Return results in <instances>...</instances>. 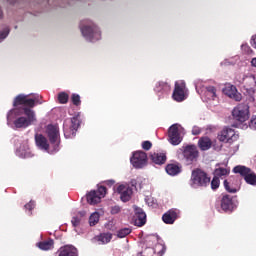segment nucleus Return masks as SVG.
<instances>
[{
  "mask_svg": "<svg viewBox=\"0 0 256 256\" xmlns=\"http://www.w3.org/2000/svg\"><path fill=\"white\" fill-rule=\"evenodd\" d=\"M35 121H37V117L31 108H14L7 114V125L13 129H27Z\"/></svg>",
  "mask_w": 256,
  "mask_h": 256,
  "instance_id": "obj_1",
  "label": "nucleus"
},
{
  "mask_svg": "<svg viewBox=\"0 0 256 256\" xmlns=\"http://www.w3.org/2000/svg\"><path fill=\"white\" fill-rule=\"evenodd\" d=\"M80 31L86 41H90V43H95V41H99L101 39V30L91 20L81 21Z\"/></svg>",
  "mask_w": 256,
  "mask_h": 256,
  "instance_id": "obj_2",
  "label": "nucleus"
},
{
  "mask_svg": "<svg viewBox=\"0 0 256 256\" xmlns=\"http://www.w3.org/2000/svg\"><path fill=\"white\" fill-rule=\"evenodd\" d=\"M211 183V178L207 176V173L201 169H195L192 171L190 178V186L193 189H199V187H207Z\"/></svg>",
  "mask_w": 256,
  "mask_h": 256,
  "instance_id": "obj_3",
  "label": "nucleus"
},
{
  "mask_svg": "<svg viewBox=\"0 0 256 256\" xmlns=\"http://www.w3.org/2000/svg\"><path fill=\"white\" fill-rule=\"evenodd\" d=\"M185 129L180 124H173L168 130V141L171 145H179L183 141Z\"/></svg>",
  "mask_w": 256,
  "mask_h": 256,
  "instance_id": "obj_4",
  "label": "nucleus"
},
{
  "mask_svg": "<svg viewBox=\"0 0 256 256\" xmlns=\"http://www.w3.org/2000/svg\"><path fill=\"white\" fill-rule=\"evenodd\" d=\"M232 117L234 121H237L238 123L249 121V105L245 103L238 104L232 110Z\"/></svg>",
  "mask_w": 256,
  "mask_h": 256,
  "instance_id": "obj_5",
  "label": "nucleus"
},
{
  "mask_svg": "<svg viewBox=\"0 0 256 256\" xmlns=\"http://www.w3.org/2000/svg\"><path fill=\"white\" fill-rule=\"evenodd\" d=\"M46 135L53 145L52 151H59V143H61L59 135V126L50 124L46 127Z\"/></svg>",
  "mask_w": 256,
  "mask_h": 256,
  "instance_id": "obj_6",
  "label": "nucleus"
},
{
  "mask_svg": "<svg viewBox=\"0 0 256 256\" xmlns=\"http://www.w3.org/2000/svg\"><path fill=\"white\" fill-rule=\"evenodd\" d=\"M64 137L66 139H73L77 130L79 129V118L73 117L72 119H66L63 125Z\"/></svg>",
  "mask_w": 256,
  "mask_h": 256,
  "instance_id": "obj_7",
  "label": "nucleus"
},
{
  "mask_svg": "<svg viewBox=\"0 0 256 256\" xmlns=\"http://www.w3.org/2000/svg\"><path fill=\"white\" fill-rule=\"evenodd\" d=\"M37 103L41 105L39 95L36 94L33 98H31L29 95L20 94L14 99L13 106L17 107L19 105H24V107L33 108L35 105H37Z\"/></svg>",
  "mask_w": 256,
  "mask_h": 256,
  "instance_id": "obj_8",
  "label": "nucleus"
},
{
  "mask_svg": "<svg viewBox=\"0 0 256 256\" xmlns=\"http://www.w3.org/2000/svg\"><path fill=\"white\" fill-rule=\"evenodd\" d=\"M114 193L120 195V200L123 203L131 200V195H133V188L128 183H118L114 186Z\"/></svg>",
  "mask_w": 256,
  "mask_h": 256,
  "instance_id": "obj_9",
  "label": "nucleus"
},
{
  "mask_svg": "<svg viewBox=\"0 0 256 256\" xmlns=\"http://www.w3.org/2000/svg\"><path fill=\"white\" fill-rule=\"evenodd\" d=\"M234 173H239L242 177H244V180L248 185L256 186V174L255 172L251 171V169L245 167V166H236L233 169Z\"/></svg>",
  "mask_w": 256,
  "mask_h": 256,
  "instance_id": "obj_10",
  "label": "nucleus"
},
{
  "mask_svg": "<svg viewBox=\"0 0 256 256\" xmlns=\"http://www.w3.org/2000/svg\"><path fill=\"white\" fill-rule=\"evenodd\" d=\"M105 195H107V188L100 186L97 190H92L87 194V202L90 205H97V203H101V199H103Z\"/></svg>",
  "mask_w": 256,
  "mask_h": 256,
  "instance_id": "obj_11",
  "label": "nucleus"
},
{
  "mask_svg": "<svg viewBox=\"0 0 256 256\" xmlns=\"http://www.w3.org/2000/svg\"><path fill=\"white\" fill-rule=\"evenodd\" d=\"M130 162L135 169H143L147 165V154L143 151H136L130 158Z\"/></svg>",
  "mask_w": 256,
  "mask_h": 256,
  "instance_id": "obj_12",
  "label": "nucleus"
},
{
  "mask_svg": "<svg viewBox=\"0 0 256 256\" xmlns=\"http://www.w3.org/2000/svg\"><path fill=\"white\" fill-rule=\"evenodd\" d=\"M174 101H185L187 99V88L184 81H177L175 83V89L172 95Z\"/></svg>",
  "mask_w": 256,
  "mask_h": 256,
  "instance_id": "obj_13",
  "label": "nucleus"
},
{
  "mask_svg": "<svg viewBox=\"0 0 256 256\" xmlns=\"http://www.w3.org/2000/svg\"><path fill=\"white\" fill-rule=\"evenodd\" d=\"M36 146L38 149H41V151H46V153H57L59 150H53V145L50 143H47V138L41 134H36L35 136Z\"/></svg>",
  "mask_w": 256,
  "mask_h": 256,
  "instance_id": "obj_14",
  "label": "nucleus"
},
{
  "mask_svg": "<svg viewBox=\"0 0 256 256\" xmlns=\"http://www.w3.org/2000/svg\"><path fill=\"white\" fill-rule=\"evenodd\" d=\"M184 160L187 165H192L194 161H197V157H199V151H197V147L195 146H186L184 151Z\"/></svg>",
  "mask_w": 256,
  "mask_h": 256,
  "instance_id": "obj_15",
  "label": "nucleus"
},
{
  "mask_svg": "<svg viewBox=\"0 0 256 256\" xmlns=\"http://www.w3.org/2000/svg\"><path fill=\"white\" fill-rule=\"evenodd\" d=\"M198 147L201 151H209L213 147L214 151H221V145H216L214 141H211V138L205 136L199 139Z\"/></svg>",
  "mask_w": 256,
  "mask_h": 256,
  "instance_id": "obj_16",
  "label": "nucleus"
},
{
  "mask_svg": "<svg viewBox=\"0 0 256 256\" xmlns=\"http://www.w3.org/2000/svg\"><path fill=\"white\" fill-rule=\"evenodd\" d=\"M238 135L235 134V130L232 128H224L218 135L219 141L223 143H229V141H236Z\"/></svg>",
  "mask_w": 256,
  "mask_h": 256,
  "instance_id": "obj_17",
  "label": "nucleus"
},
{
  "mask_svg": "<svg viewBox=\"0 0 256 256\" xmlns=\"http://www.w3.org/2000/svg\"><path fill=\"white\" fill-rule=\"evenodd\" d=\"M224 95H227L230 99H234V101H241L243 99V96L239 91H237V87H235L232 84H226L223 88Z\"/></svg>",
  "mask_w": 256,
  "mask_h": 256,
  "instance_id": "obj_18",
  "label": "nucleus"
},
{
  "mask_svg": "<svg viewBox=\"0 0 256 256\" xmlns=\"http://www.w3.org/2000/svg\"><path fill=\"white\" fill-rule=\"evenodd\" d=\"M134 211H135L134 224L137 227H143V225H145V223H147V214H145L143 209H141L137 206H134Z\"/></svg>",
  "mask_w": 256,
  "mask_h": 256,
  "instance_id": "obj_19",
  "label": "nucleus"
},
{
  "mask_svg": "<svg viewBox=\"0 0 256 256\" xmlns=\"http://www.w3.org/2000/svg\"><path fill=\"white\" fill-rule=\"evenodd\" d=\"M71 223L74 227V230L79 235L81 231H79L78 229L79 227H81V225H83V223H85V211L78 212L76 215H74L72 217Z\"/></svg>",
  "mask_w": 256,
  "mask_h": 256,
  "instance_id": "obj_20",
  "label": "nucleus"
},
{
  "mask_svg": "<svg viewBox=\"0 0 256 256\" xmlns=\"http://www.w3.org/2000/svg\"><path fill=\"white\" fill-rule=\"evenodd\" d=\"M16 155L22 159H29V157H33V154L29 149V143L25 142L22 146H20V148L16 150Z\"/></svg>",
  "mask_w": 256,
  "mask_h": 256,
  "instance_id": "obj_21",
  "label": "nucleus"
},
{
  "mask_svg": "<svg viewBox=\"0 0 256 256\" xmlns=\"http://www.w3.org/2000/svg\"><path fill=\"white\" fill-rule=\"evenodd\" d=\"M113 239V235L111 233H103L92 239L93 243H97V245H105L109 243Z\"/></svg>",
  "mask_w": 256,
  "mask_h": 256,
  "instance_id": "obj_22",
  "label": "nucleus"
},
{
  "mask_svg": "<svg viewBox=\"0 0 256 256\" xmlns=\"http://www.w3.org/2000/svg\"><path fill=\"white\" fill-rule=\"evenodd\" d=\"M58 256H77V248L71 245L63 246L59 249Z\"/></svg>",
  "mask_w": 256,
  "mask_h": 256,
  "instance_id": "obj_23",
  "label": "nucleus"
},
{
  "mask_svg": "<svg viewBox=\"0 0 256 256\" xmlns=\"http://www.w3.org/2000/svg\"><path fill=\"white\" fill-rule=\"evenodd\" d=\"M177 219V210H170L162 216V221L167 225H173Z\"/></svg>",
  "mask_w": 256,
  "mask_h": 256,
  "instance_id": "obj_24",
  "label": "nucleus"
},
{
  "mask_svg": "<svg viewBox=\"0 0 256 256\" xmlns=\"http://www.w3.org/2000/svg\"><path fill=\"white\" fill-rule=\"evenodd\" d=\"M242 83H244V85H248L249 87H255L256 86V76L253 73L248 72L243 75Z\"/></svg>",
  "mask_w": 256,
  "mask_h": 256,
  "instance_id": "obj_25",
  "label": "nucleus"
},
{
  "mask_svg": "<svg viewBox=\"0 0 256 256\" xmlns=\"http://www.w3.org/2000/svg\"><path fill=\"white\" fill-rule=\"evenodd\" d=\"M221 208L223 211H231L233 209V199L229 195H224L221 199Z\"/></svg>",
  "mask_w": 256,
  "mask_h": 256,
  "instance_id": "obj_26",
  "label": "nucleus"
},
{
  "mask_svg": "<svg viewBox=\"0 0 256 256\" xmlns=\"http://www.w3.org/2000/svg\"><path fill=\"white\" fill-rule=\"evenodd\" d=\"M156 93H162L163 95H167L169 91H171V86L165 82H158L154 88Z\"/></svg>",
  "mask_w": 256,
  "mask_h": 256,
  "instance_id": "obj_27",
  "label": "nucleus"
},
{
  "mask_svg": "<svg viewBox=\"0 0 256 256\" xmlns=\"http://www.w3.org/2000/svg\"><path fill=\"white\" fill-rule=\"evenodd\" d=\"M37 247L41 249V251H51L53 249L55 242L53 239L44 240L42 242H38Z\"/></svg>",
  "mask_w": 256,
  "mask_h": 256,
  "instance_id": "obj_28",
  "label": "nucleus"
},
{
  "mask_svg": "<svg viewBox=\"0 0 256 256\" xmlns=\"http://www.w3.org/2000/svg\"><path fill=\"white\" fill-rule=\"evenodd\" d=\"M144 253H154L156 255H163L165 253V245L158 243L154 248H147Z\"/></svg>",
  "mask_w": 256,
  "mask_h": 256,
  "instance_id": "obj_29",
  "label": "nucleus"
},
{
  "mask_svg": "<svg viewBox=\"0 0 256 256\" xmlns=\"http://www.w3.org/2000/svg\"><path fill=\"white\" fill-rule=\"evenodd\" d=\"M151 160L156 165H163L167 161V156L164 153H154L151 155Z\"/></svg>",
  "mask_w": 256,
  "mask_h": 256,
  "instance_id": "obj_30",
  "label": "nucleus"
},
{
  "mask_svg": "<svg viewBox=\"0 0 256 256\" xmlns=\"http://www.w3.org/2000/svg\"><path fill=\"white\" fill-rule=\"evenodd\" d=\"M166 173L175 177V175H179V173H181V167L177 164H168L166 166Z\"/></svg>",
  "mask_w": 256,
  "mask_h": 256,
  "instance_id": "obj_31",
  "label": "nucleus"
},
{
  "mask_svg": "<svg viewBox=\"0 0 256 256\" xmlns=\"http://www.w3.org/2000/svg\"><path fill=\"white\" fill-rule=\"evenodd\" d=\"M205 96L208 101H215L217 99V90L213 86L206 87Z\"/></svg>",
  "mask_w": 256,
  "mask_h": 256,
  "instance_id": "obj_32",
  "label": "nucleus"
},
{
  "mask_svg": "<svg viewBox=\"0 0 256 256\" xmlns=\"http://www.w3.org/2000/svg\"><path fill=\"white\" fill-rule=\"evenodd\" d=\"M224 187L228 193H237L239 191V185L233 184L231 180H224Z\"/></svg>",
  "mask_w": 256,
  "mask_h": 256,
  "instance_id": "obj_33",
  "label": "nucleus"
},
{
  "mask_svg": "<svg viewBox=\"0 0 256 256\" xmlns=\"http://www.w3.org/2000/svg\"><path fill=\"white\" fill-rule=\"evenodd\" d=\"M231 170L229 168L218 167L214 171L215 177H227Z\"/></svg>",
  "mask_w": 256,
  "mask_h": 256,
  "instance_id": "obj_34",
  "label": "nucleus"
},
{
  "mask_svg": "<svg viewBox=\"0 0 256 256\" xmlns=\"http://www.w3.org/2000/svg\"><path fill=\"white\" fill-rule=\"evenodd\" d=\"M90 226L93 227L99 223V214L97 212H94L90 215L89 218Z\"/></svg>",
  "mask_w": 256,
  "mask_h": 256,
  "instance_id": "obj_35",
  "label": "nucleus"
},
{
  "mask_svg": "<svg viewBox=\"0 0 256 256\" xmlns=\"http://www.w3.org/2000/svg\"><path fill=\"white\" fill-rule=\"evenodd\" d=\"M58 101L59 103L65 104L69 101V94L65 92H61L58 94Z\"/></svg>",
  "mask_w": 256,
  "mask_h": 256,
  "instance_id": "obj_36",
  "label": "nucleus"
},
{
  "mask_svg": "<svg viewBox=\"0 0 256 256\" xmlns=\"http://www.w3.org/2000/svg\"><path fill=\"white\" fill-rule=\"evenodd\" d=\"M130 233L131 228H123L118 231L117 235L120 239H123L124 237H127V235H129Z\"/></svg>",
  "mask_w": 256,
  "mask_h": 256,
  "instance_id": "obj_37",
  "label": "nucleus"
},
{
  "mask_svg": "<svg viewBox=\"0 0 256 256\" xmlns=\"http://www.w3.org/2000/svg\"><path fill=\"white\" fill-rule=\"evenodd\" d=\"M9 27H5L2 30H0V43L4 40L7 39V37L9 36Z\"/></svg>",
  "mask_w": 256,
  "mask_h": 256,
  "instance_id": "obj_38",
  "label": "nucleus"
},
{
  "mask_svg": "<svg viewBox=\"0 0 256 256\" xmlns=\"http://www.w3.org/2000/svg\"><path fill=\"white\" fill-rule=\"evenodd\" d=\"M219 185H221L219 177L214 176V178L211 181V189H213V191H215V189H219Z\"/></svg>",
  "mask_w": 256,
  "mask_h": 256,
  "instance_id": "obj_39",
  "label": "nucleus"
},
{
  "mask_svg": "<svg viewBox=\"0 0 256 256\" xmlns=\"http://www.w3.org/2000/svg\"><path fill=\"white\" fill-rule=\"evenodd\" d=\"M110 213H111V215H119V213H121V206H119V205L111 206Z\"/></svg>",
  "mask_w": 256,
  "mask_h": 256,
  "instance_id": "obj_40",
  "label": "nucleus"
},
{
  "mask_svg": "<svg viewBox=\"0 0 256 256\" xmlns=\"http://www.w3.org/2000/svg\"><path fill=\"white\" fill-rule=\"evenodd\" d=\"M72 103L74 105H81V96H79V94H73L72 95Z\"/></svg>",
  "mask_w": 256,
  "mask_h": 256,
  "instance_id": "obj_41",
  "label": "nucleus"
},
{
  "mask_svg": "<svg viewBox=\"0 0 256 256\" xmlns=\"http://www.w3.org/2000/svg\"><path fill=\"white\" fill-rule=\"evenodd\" d=\"M241 49L247 55H249V53H253V50H251V47H249V45H247V44H242Z\"/></svg>",
  "mask_w": 256,
  "mask_h": 256,
  "instance_id": "obj_42",
  "label": "nucleus"
},
{
  "mask_svg": "<svg viewBox=\"0 0 256 256\" xmlns=\"http://www.w3.org/2000/svg\"><path fill=\"white\" fill-rule=\"evenodd\" d=\"M249 127L253 131H256V115L251 118V120L249 122Z\"/></svg>",
  "mask_w": 256,
  "mask_h": 256,
  "instance_id": "obj_43",
  "label": "nucleus"
},
{
  "mask_svg": "<svg viewBox=\"0 0 256 256\" xmlns=\"http://www.w3.org/2000/svg\"><path fill=\"white\" fill-rule=\"evenodd\" d=\"M153 144H151V142L149 141H144L142 142V148L145 150V151H149V149H151Z\"/></svg>",
  "mask_w": 256,
  "mask_h": 256,
  "instance_id": "obj_44",
  "label": "nucleus"
},
{
  "mask_svg": "<svg viewBox=\"0 0 256 256\" xmlns=\"http://www.w3.org/2000/svg\"><path fill=\"white\" fill-rule=\"evenodd\" d=\"M202 83L203 82H201V80H198L195 82V87H196L197 93H202V92H200V89H202V87H203Z\"/></svg>",
  "mask_w": 256,
  "mask_h": 256,
  "instance_id": "obj_45",
  "label": "nucleus"
},
{
  "mask_svg": "<svg viewBox=\"0 0 256 256\" xmlns=\"http://www.w3.org/2000/svg\"><path fill=\"white\" fill-rule=\"evenodd\" d=\"M192 135H201V129L199 128V126H194L192 128Z\"/></svg>",
  "mask_w": 256,
  "mask_h": 256,
  "instance_id": "obj_46",
  "label": "nucleus"
},
{
  "mask_svg": "<svg viewBox=\"0 0 256 256\" xmlns=\"http://www.w3.org/2000/svg\"><path fill=\"white\" fill-rule=\"evenodd\" d=\"M35 208V202L30 201L28 204L25 205V209H28V211H31Z\"/></svg>",
  "mask_w": 256,
  "mask_h": 256,
  "instance_id": "obj_47",
  "label": "nucleus"
},
{
  "mask_svg": "<svg viewBox=\"0 0 256 256\" xmlns=\"http://www.w3.org/2000/svg\"><path fill=\"white\" fill-rule=\"evenodd\" d=\"M251 65L252 67H256V57L252 58Z\"/></svg>",
  "mask_w": 256,
  "mask_h": 256,
  "instance_id": "obj_48",
  "label": "nucleus"
},
{
  "mask_svg": "<svg viewBox=\"0 0 256 256\" xmlns=\"http://www.w3.org/2000/svg\"><path fill=\"white\" fill-rule=\"evenodd\" d=\"M248 127H249V126H248L247 124H244L242 128H243V129H247Z\"/></svg>",
  "mask_w": 256,
  "mask_h": 256,
  "instance_id": "obj_49",
  "label": "nucleus"
},
{
  "mask_svg": "<svg viewBox=\"0 0 256 256\" xmlns=\"http://www.w3.org/2000/svg\"><path fill=\"white\" fill-rule=\"evenodd\" d=\"M108 183H110L111 185H113V183H115L114 180H109Z\"/></svg>",
  "mask_w": 256,
  "mask_h": 256,
  "instance_id": "obj_50",
  "label": "nucleus"
},
{
  "mask_svg": "<svg viewBox=\"0 0 256 256\" xmlns=\"http://www.w3.org/2000/svg\"><path fill=\"white\" fill-rule=\"evenodd\" d=\"M3 17V11L0 9V19Z\"/></svg>",
  "mask_w": 256,
  "mask_h": 256,
  "instance_id": "obj_51",
  "label": "nucleus"
}]
</instances>
